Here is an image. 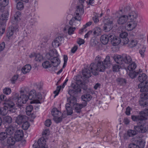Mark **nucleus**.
Here are the masks:
<instances>
[{
    "label": "nucleus",
    "mask_w": 148,
    "mask_h": 148,
    "mask_svg": "<svg viewBox=\"0 0 148 148\" xmlns=\"http://www.w3.org/2000/svg\"><path fill=\"white\" fill-rule=\"evenodd\" d=\"M124 11L126 14L121 15V10L116 13V15L118 17L117 22L119 24L123 25L127 23L135 11L131 10L129 7H127L124 8Z\"/></svg>",
    "instance_id": "nucleus-1"
},
{
    "label": "nucleus",
    "mask_w": 148,
    "mask_h": 148,
    "mask_svg": "<svg viewBox=\"0 0 148 148\" xmlns=\"http://www.w3.org/2000/svg\"><path fill=\"white\" fill-rule=\"evenodd\" d=\"M68 93L70 97L67 99L68 103L65 105L66 109L68 115H71L73 112L72 107L74 106V84L72 82L71 85L69 87Z\"/></svg>",
    "instance_id": "nucleus-2"
},
{
    "label": "nucleus",
    "mask_w": 148,
    "mask_h": 148,
    "mask_svg": "<svg viewBox=\"0 0 148 148\" xmlns=\"http://www.w3.org/2000/svg\"><path fill=\"white\" fill-rule=\"evenodd\" d=\"M142 117L140 116H132V120L134 121H139V124L138 126H134V128L137 132L141 133H145L147 131L146 124L142 120Z\"/></svg>",
    "instance_id": "nucleus-3"
},
{
    "label": "nucleus",
    "mask_w": 148,
    "mask_h": 148,
    "mask_svg": "<svg viewBox=\"0 0 148 148\" xmlns=\"http://www.w3.org/2000/svg\"><path fill=\"white\" fill-rule=\"evenodd\" d=\"M138 16V12L135 11L126 24V29L127 31H131L137 27L138 22L136 19Z\"/></svg>",
    "instance_id": "nucleus-4"
},
{
    "label": "nucleus",
    "mask_w": 148,
    "mask_h": 148,
    "mask_svg": "<svg viewBox=\"0 0 148 148\" xmlns=\"http://www.w3.org/2000/svg\"><path fill=\"white\" fill-rule=\"evenodd\" d=\"M105 65L103 62L97 63L96 65L94 63H91L89 68L92 74L97 75L98 74V71L102 72L104 71L106 67Z\"/></svg>",
    "instance_id": "nucleus-5"
},
{
    "label": "nucleus",
    "mask_w": 148,
    "mask_h": 148,
    "mask_svg": "<svg viewBox=\"0 0 148 148\" xmlns=\"http://www.w3.org/2000/svg\"><path fill=\"white\" fill-rule=\"evenodd\" d=\"M81 78L82 77L80 75L77 76L76 78V84H75V94L80 93L81 88L84 90H86L87 89V87L85 84L82 83V81L81 80Z\"/></svg>",
    "instance_id": "nucleus-6"
},
{
    "label": "nucleus",
    "mask_w": 148,
    "mask_h": 148,
    "mask_svg": "<svg viewBox=\"0 0 148 148\" xmlns=\"http://www.w3.org/2000/svg\"><path fill=\"white\" fill-rule=\"evenodd\" d=\"M84 9L83 5L77 7L75 15V25L78 26L80 24L81 16L83 14Z\"/></svg>",
    "instance_id": "nucleus-7"
},
{
    "label": "nucleus",
    "mask_w": 148,
    "mask_h": 148,
    "mask_svg": "<svg viewBox=\"0 0 148 148\" xmlns=\"http://www.w3.org/2000/svg\"><path fill=\"white\" fill-rule=\"evenodd\" d=\"M28 97L29 100H32V101H30L31 104L40 103L39 99H41V95L39 93L37 94L35 90H33L30 92Z\"/></svg>",
    "instance_id": "nucleus-8"
},
{
    "label": "nucleus",
    "mask_w": 148,
    "mask_h": 148,
    "mask_svg": "<svg viewBox=\"0 0 148 148\" xmlns=\"http://www.w3.org/2000/svg\"><path fill=\"white\" fill-rule=\"evenodd\" d=\"M45 140L43 137L40 138L37 142H35L33 145L34 148H47L45 143Z\"/></svg>",
    "instance_id": "nucleus-9"
},
{
    "label": "nucleus",
    "mask_w": 148,
    "mask_h": 148,
    "mask_svg": "<svg viewBox=\"0 0 148 148\" xmlns=\"http://www.w3.org/2000/svg\"><path fill=\"white\" fill-rule=\"evenodd\" d=\"M104 25L103 27L104 30L106 32H108L112 28L113 20L111 18L105 19L104 20Z\"/></svg>",
    "instance_id": "nucleus-10"
},
{
    "label": "nucleus",
    "mask_w": 148,
    "mask_h": 148,
    "mask_svg": "<svg viewBox=\"0 0 148 148\" xmlns=\"http://www.w3.org/2000/svg\"><path fill=\"white\" fill-rule=\"evenodd\" d=\"M29 99L28 96L26 94H21L20 96V99H18V106L21 107L22 104L25 103Z\"/></svg>",
    "instance_id": "nucleus-11"
},
{
    "label": "nucleus",
    "mask_w": 148,
    "mask_h": 148,
    "mask_svg": "<svg viewBox=\"0 0 148 148\" xmlns=\"http://www.w3.org/2000/svg\"><path fill=\"white\" fill-rule=\"evenodd\" d=\"M27 120V117L26 116L19 115L16 117V122L18 125H21Z\"/></svg>",
    "instance_id": "nucleus-12"
},
{
    "label": "nucleus",
    "mask_w": 148,
    "mask_h": 148,
    "mask_svg": "<svg viewBox=\"0 0 148 148\" xmlns=\"http://www.w3.org/2000/svg\"><path fill=\"white\" fill-rule=\"evenodd\" d=\"M23 132L22 130H18L15 132L14 134V138L16 141L21 140L23 136Z\"/></svg>",
    "instance_id": "nucleus-13"
},
{
    "label": "nucleus",
    "mask_w": 148,
    "mask_h": 148,
    "mask_svg": "<svg viewBox=\"0 0 148 148\" xmlns=\"http://www.w3.org/2000/svg\"><path fill=\"white\" fill-rule=\"evenodd\" d=\"M59 56L58 52L55 49H53L49 51L48 53L46 56L47 59H49L53 57H58Z\"/></svg>",
    "instance_id": "nucleus-14"
},
{
    "label": "nucleus",
    "mask_w": 148,
    "mask_h": 148,
    "mask_svg": "<svg viewBox=\"0 0 148 148\" xmlns=\"http://www.w3.org/2000/svg\"><path fill=\"white\" fill-rule=\"evenodd\" d=\"M63 32L66 34L71 35L73 34L74 28L73 26L66 25L63 28Z\"/></svg>",
    "instance_id": "nucleus-15"
},
{
    "label": "nucleus",
    "mask_w": 148,
    "mask_h": 148,
    "mask_svg": "<svg viewBox=\"0 0 148 148\" xmlns=\"http://www.w3.org/2000/svg\"><path fill=\"white\" fill-rule=\"evenodd\" d=\"M86 103H84L83 104H80L79 103L75 104V113H79L81 112V109L83 107H84L86 105Z\"/></svg>",
    "instance_id": "nucleus-16"
},
{
    "label": "nucleus",
    "mask_w": 148,
    "mask_h": 148,
    "mask_svg": "<svg viewBox=\"0 0 148 148\" xmlns=\"http://www.w3.org/2000/svg\"><path fill=\"white\" fill-rule=\"evenodd\" d=\"M91 71L87 68H84L82 71V76L84 78H88L91 76Z\"/></svg>",
    "instance_id": "nucleus-17"
},
{
    "label": "nucleus",
    "mask_w": 148,
    "mask_h": 148,
    "mask_svg": "<svg viewBox=\"0 0 148 148\" xmlns=\"http://www.w3.org/2000/svg\"><path fill=\"white\" fill-rule=\"evenodd\" d=\"M49 60H50L53 66L56 67L58 66L60 61L58 57H55Z\"/></svg>",
    "instance_id": "nucleus-18"
},
{
    "label": "nucleus",
    "mask_w": 148,
    "mask_h": 148,
    "mask_svg": "<svg viewBox=\"0 0 148 148\" xmlns=\"http://www.w3.org/2000/svg\"><path fill=\"white\" fill-rule=\"evenodd\" d=\"M18 28V26L17 25L12 27L11 30H8L7 33V37H11V36H13L14 34L15 33Z\"/></svg>",
    "instance_id": "nucleus-19"
},
{
    "label": "nucleus",
    "mask_w": 148,
    "mask_h": 148,
    "mask_svg": "<svg viewBox=\"0 0 148 148\" xmlns=\"http://www.w3.org/2000/svg\"><path fill=\"white\" fill-rule=\"evenodd\" d=\"M141 101H140V103L141 106H144L146 105L145 102L142 103V102L148 99V93L147 92H143L140 95Z\"/></svg>",
    "instance_id": "nucleus-20"
},
{
    "label": "nucleus",
    "mask_w": 148,
    "mask_h": 148,
    "mask_svg": "<svg viewBox=\"0 0 148 148\" xmlns=\"http://www.w3.org/2000/svg\"><path fill=\"white\" fill-rule=\"evenodd\" d=\"M62 38H56L52 43L53 47L56 48L58 47L61 44V41L62 40Z\"/></svg>",
    "instance_id": "nucleus-21"
},
{
    "label": "nucleus",
    "mask_w": 148,
    "mask_h": 148,
    "mask_svg": "<svg viewBox=\"0 0 148 148\" xmlns=\"http://www.w3.org/2000/svg\"><path fill=\"white\" fill-rule=\"evenodd\" d=\"M8 14H2L0 16V24L5 25L6 21L8 19Z\"/></svg>",
    "instance_id": "nucleus-22"
},
{
    "label": "nucleus",
    "mask_w": 148,
    "mask_h": 148,
    "mask_svg": "<svg viewBox=\"0 0 148 148\" xmlns=\"http://www.w3.org/2000/svg\"><path fill=\"white\" fill-rule=\"evenodd\" d=\"M122 58L123 59V62L129 64L132 61V59L131 57L126 54L122 55Z\"/></svg>",
    "instance_id": "nucleus-23"
},
{
    "label": "nucleus",
    "mask_w": 148,
    "mask_h": 148,
    "mask_svg": "<svg viewBox=\"0 0 148 148\" xmlns=\"http://www.w3.org/2000/svg\"><path fill=\"white\" fill-rule=\"evenodd\" d=\"M111 42L112 44L114 46L119 45L121 42L120 38H111Z\"/></svg>",
    "instance_id": "nucleus-24"
},
{
    "label": "nucleus",
    "mask_w": 148,
    "mask_h": 148,
    "mask_svg": "<svg viewBox=\"0 0 148 148\" xmlns=\"http://www.w3.org/2000/svg\"><path fill=\"white\" fill-rule=\"evenodd\" d=\"M31 69V66L30 65L27 64L24 66L21 69L22 73L25 74L30 72Z\"/></svg>",
    "instance_id": "nucleus-25"
},
{
    "label": "nucleus",
    "mask_w": 148,
    "mask_h": 148,
    "mask_svg": "<svg viewBox=\"0 0 148 148\" xmlns=\"http://www.w3.org/2000/svg\"><path fill=\"white\" fill-rule=\"evenodd\" d=\"M67 112V114H65V113L64 112L62 114L61 116L60 117H54V120L57 123H58L60 122L62 120L63 118H65L67 115H69L68 114V112Z\"/></svg>",
    "instance_id": "nucleus-26"
},
{
    "label": "nucleus",
    "mask_w": 148,
    "mask_h": 148,
    "mask_svg": "<svg viewBox=\"0 0 148 148\" xmlns=\"http://www.w3.org/2000/svg\"><path fill=\"white\" fill-rule=\"evenodd\" d=\"M114 59L116 63L122 64L123 63L122 55H116L114 56Z\"/></svg>",
    "instance_id": "nucleus-27"
},
{
    "label": "nucleus",
    "mask_w": 148,
    "mask_h": 148,
    "mask_svg": "<svg viewBox=\"0 0 148 148\" xmlns=\"http://www.w3.org/2000/svg\"><path fill=\"white\" fill-rule=\"evenodd\" d=\"M147 78V75L144 73H143L139 74L138 80L139 81L142 83L143 82H145Z\"/></svg>",
    "instance_id": "nucleus-28"
},
{
    "label": "nucleus",
    "mask_w": 148,
    "mask_h": 148,
    "mask_svg": "<svg viewBox=\"0 0 148 148\" xmlns=\"http://www.w3.org/2000/svg\"><path fill=\"white\" fill-rule=\"evenodd\" d=\"M5 127L6 128L5 131L6 133H7V134L8 135H12L13 134L14 132V127L12 126L11 125H10L9 127H6L5 126Z\"/></svg>",
    "instance_id": "nucleus-29"
},
{
    "label": "nucleus",
    "mask_w": 148,
    "mask_h": 148,
    "mask_svg": "<svg viewBox=\"0 0 148 148\" xmlns=\"http://www.w3.org/2000/svg\"><path fill=\"white\" fill-rule=\"evenodd\" d=\"M130 38V40L128 43V45L130 47L133 48L136 46L138 43L137 40L136 39Z\"/></svg>",
    "instance_id": "nucleus-30"
},
{
    "label": "nucleus",
    "mask_w": 148,
    "mask_h": 148,
    "mask_svg": "<svg viewBox=\"0 0 148 148\" xmlns=\"http://www.w3.org/2000/svg\"><path fill=\"white\" fill-rule=\"evenodd\" d=\"M51 114L54 117L59 116L61 115V112L56 108H53L52 110Z\"/></svg>",
    "instance_id": "nucleus-31"
},
{
    "label": "nucleus",
    "mask_w": 148,
    "mask_h": 148,
    "mask_svg": "<svg viewBox=\"0 0 148 148\" xmlns=\"http://www.w3.org/2000/svg\"><path fill=\"white\" fill-rule=\"evenodd\" d=\"M146 84L143 86H142V83L139 84L138 85V88H140V91L143 92H148V85Z\"/></svg>",
    "instance_id": "nucleus-32"
},
{
    "label": "nucleus",
    "mask_w": 148,
    "mask_h": 148,
    "mask_svg": "<svg viewBox=\"0 0 148 148\" xmlns=\"http://www.w3.org/2000/svg\"><path fill=\"white\" fill-rule=\"evenodd\" d=\"M82 99L84 101H85L84 103H86V102L90 101L92 98V96L89 94H85L82 95L81 97Z\"/></svg>",
    "instance_id": "nucleus-33"
},
{
    "label": "nucleus",
    "mask_w": 148,
    "mask_h": 148,
    "mask_svg": "<svg viewBox=\"0 0 148 148\" xmlns=\"http://www.w3.org/2000/svg\"><path fill=\"white\" fill-rule=\"evenodd\" d=\"M16 139L12 136H10L8 138L7 140L8 144L10 145H14L15 143Z\"/></svg>",
    "instance_id": "nucleus-34"
},
{
    "label": "nucleus",
    "mask_w": 148,
    "mask_h": 148,
    "mask_svg": "<svg viewBox=\"0 0 148 148\" xmlns=\"http://www.w3.org/2000/svg\"><path fill=\"white\" fill-rule=\"evenodd\" d=\"M3 104H5L4 106L8 109L10 108H12L14 105L13 102L10 101H6L4 103H3Z\"/></svg>",
    "instance_id": "nucleus-35"
},
{
    "label": "nucleus",
    "mask_w": 148,
    "mask_h": 148,
    "mask_svg": "<svg viewBox=\"0 0 148 148\" xmlns=\"http://www.w3.org/2000/svg\"><path fill=\"white\" fill-rule=\"evenodd\" d=\"M12 122V118L9 116H4L3 119V123H10Z\"/></svg>",
    "instance_id": "nucleus-36"
},
{
    "label": "nucleus",
    "mask_w": 148,
    "mask_h": 148,
    "mask_svg": "<svg viewBox=\"0 0 148 148\" xmlns=\"http://www.w3.org/2000/svg\"><path fill=\"white\" fill-rule=\"evenodd\" d=\"M141 116L143 120L146 119V117L148 116V109H145L143 111L140 112Z\"/></svg>",
    "instance_id": "nucleus-37"
},
{
    "label": "nucleus",
    "mask_w": 148,
    "mask_h": 148,
    "mask_svg": "<svg viewBox=\"0 0 148 148\" xmlns=\"http://www.w3.org/2000/svg\"><path fill=\"white\" fill-rule=\"evenodd\" d=\"M101 29L98 27H95L93 30V34L94 36H98L101 34Z\"/></svg>",
    "instance_id": "nucleus-38"
},
{
    "label": "nucleus",
    "mask_w": 148,
    "mask_h": 148,
    "mask_svg": "<svg viewBox=\"0 0 148 148\" xmlns=\"http://www.w3.org/2000/svg\"><path fill=\"white\" fill-rule=\"evenodd\" d=\"M135 130H128L127 132V134L129 137L133 136L137 134V133L136 131Z\"/></svg>",
    "instance_id": "nucleus-39"
},
{
    "label": "nucleus",
    "mask_w": 148,
    "mask_h": 148,
    "mask_svg": "<svg viewBox=\"0 0 148 148\" xmlns=\"http://www.w3.org/2000/svg\"><path fill=\"white\" fill-rule=\"evenodd\" d=\"M26 113L27 115L29 116L33 109V107L32 105H29L26 107Z\"/></svg>",
    "instance_id": "nucleus-40"
},
{
    "label": "nucleus",
    "mask_w": 148,
    "mask_h": 148,
    "mask_svg": "<svg viewBox=\"0 0 148 148\" xmlns=\"http://www.w3.org/2000/svg\"><path fill=\"white\" fill-rule=\"evenodd\" d=\"M8 137L7 133L5 132H2L0 133V140L3 141Z\"/></svg>",
    "instance_id": "nucleus-41"
},
{
    "label": "nucleus",
    "mask_w": 148,
    "mask_h": 148,
    "mask_svg": "<svg viewBox=\"0 0 148 148\" xmlns=\"http://www.w3.org/2000/svg\"><path fill=\"white\" fill-rule=\"evenodd\" d=\"M21 16V12L19 11L17 12L14 16V21L15 22H17L20 20V16Z\"/></svg>",
    "instance_id": "nucleus-42"
},
{
    "label": "nucleus",
    "mask_w": 148,
    "mask_h": 148,
    "mask_svg": "<svg viewBox=\"0 0 148 148\" xmlns=\"http://www.w3.org/2000/svg\"><path fill=\"white\" fill-rule=\"evenodd\" d=\"M8 112V109L5 106L4 107L1 108L0 110V113L2 115H6Z\"/></svg>",
    "instance_id": "nucleus-43"
},
{
    "label": "nucleus",
    "mask_w": 148,
    "mask_h": 148,
    "mask_svg": "<svg viewBox=\"0 0 148 148\" xmlns=\"http://www.w3.org/2000/svg\"><path fill=\"white\" fill-rule=\"evenodd\" d=\"M42 66L45 69L50 68L51 66V64H50V62L48 61H46L43 62L42 64Z\"/></svg>",
    "instance_id": "nucleus-44"
},
{
    "label": "nucleus",
    "mask_w": 148,
    "mask_h": 148,
    "mask_svg": "<svg viewBox=\"0 0 148 148\" xmlns=\"http://www.w3.org/2000/svg\"><path fill=\"white\" fill-rule=\"evenodd\" d=\"M121 42L124 45L129 43L130 40V38H120Z\"/></svg>",
    "instance_id": "nucleus-45"
},
{
    "label": "nucleus",
    "mask_w": 148,
    "mask_h": 148,
    "mask_svg": "<svg viewBox=\"0 0 148 148\" xmlns=\"http://www.w3.org/2000/svg\"><path fill=\"white\" fill-rule=\"evenodd\" d=\"M136 67V65L135 62H133L128 66L127 69L130 71L134 70Z\"/></svg>",
    "instance_id": "nucleus-46"
},
{
    "label": "nucleus",
    "mask_w": 148,
    "mask_h": 148,
    "mask_svg": "<svg viewBox=\"0 0 148 148\" xmlns=\"http://www.w3.org/2000/svg\"><path fill=\"white\" fill-rule=\"evenodd\" d=\"M37 23V19L34 17L32 18L29 21V23L31 25H34Z\"/></svg>",
    "instance_id": "nucleus-47"
},
{
    "label": "nucleus",
    "mask_w": 148,
    "mask_h": 148,
    "mask_svg": "<svg viewBox=\"0 0 148 148\" xmlns=\"http://www.w3.org/2000/svg\"><path fill=\"white\" fill-rule=\"evenodd\" d=\"M30 126V124L29 123L26 121L24 122L22 125V128L25 130H27Z\"/></svg>",
    "instance_id": "nucleus-48"
},
{
    "label": "nucleus",
    "mask_w": 148,
    "mask_h": 148,
    "mask_svg": "<svg viewBox=\"0 0 148 148\" xmlns=\"http://www.w3.org/2000/svg\"><path fill=\"white\" fill-rule=\"evenodd\" d=\"M8 4V0H0V6L1 7H4Z\"/></svg>",
    "instance_id": "nucleus-49"
},
{
    "label": "nucleus",
    "mask_w": 148,
    "mask_h": 148,
    "mask_svg": "<svg viewBox=\"0 0 148 148\" xmlns=\"http://www.w3.org/2000/svg\"><path fill=\"white\" fill-rule=\"evenodd\" d=\"M24 8V5L22 2H19L17 3L16 5V8L19 10H23Z\"/></svg>",
    "instance_id": "nucleus-50"
},
{
    "label": "nucleus",
    "mask_w": 148,
    "mask_h": 148,
    "mask_svg": "<svg viewBox=\"0 0 148 148\" xmlns=\"http://www.w3.org/2000/svg\"><path fill=\"white\" fill-rule=\"evenodd\" d=\"M3 92L4 94L8 95L11 92V90L10 88L6 87L3 89Z\"/></svg>",
    "instance_id": "nucleus-51"
},
{
    "label": "nucleus",
    "mask_w": 148,
    "mask_h": 148,
    "mask_svg": "<svg viewBox=\"0 0 148 148\" xmlns=\"http://www.w3.org/2000/svg\"><path fill=\"white\" fill-rule=\"evenodd\" d=\"M138 74V72L135 71L130 72L129 74L130 77L132 79H133L136 77Z\"/></svg>",
    "instance_id": "nucleus-52"
},
{
    "label": "nucleus",
    "mask_w": 148,
    "mask_h": 148,
    "mask_svg": "<svg viewBox=\"0 0 148 148\" xmlns=\"http://www.w3.org/2000/svg\"><path fill=\"white\" fill-rule=\"evenodd\" d=\"M100 40L103 44L106 45L108 43L109 39V38H101Z\"/></svg>",
    "instance_id": "nucleus-53"
},
{
    "label": "nucleus",
    "mask_w": 148,
    "mask_h": 148,
    "mask_svg": "<svg viewBox=\"0 0 148 148\" xmlns=\"http://www.w3.org/2000/svg\"><path fill=\"white\" fill-rule=\"evenodd\" d=\"M5 29V25L0 24V36L4 33Z\"/></svg>",
    "instance_id": "nucleus-54"
},
{
    "label": "nucleus",
    "mask_w": 148,
    "mask_h": 148,
    "mask_svg": "<svg viewBox=\"0 0 148 148\" xmlns=\"http://www.w3.org/2000/svg\"><path fill=\"white\" fill-rule=\"evenodd\" d=\"M28 89L25 87L22 88L20 91V94H25L28 92Z\"/></svg>",
    "instance_id": "nucleus-55"
},
{
    "label": "nucleus",
    "mask_w": 148,
    "mask_h": 148,
    "mask_svg": "<svg viewBox=\"0 0 148 148\" xmlns=\"http://www.w3.org/2000/svg\"><path fill=\"white\" fill-rule=\"evenodd\" d=\"M103 61L104 63V64L105 65H108L110 64L111 63V61L110 56H107Z\"/></svg>",
    "instance_id": "nucleus-56"
},
{
    "label": "nucleus",
    "mask_w": 148,
    "mask_h": 148,
    "mask_svg": "<svg viewBox=\"0 0 148 148\" xmlns=\"http://www.w3.org/2000/svg\"><path fill=\"white\" fill-rule=\"evenodd\" d=\"M13 99L14 101L17 102L18 104V99H20V97L19 96L18 94L15 93L13 96Z\"/></svg>",
    "instance_id": "nucleus-57"
},
{
    "label": "nucleus",
    "mask_w": 148,
    "mask_h": 148,
    "mask_svg": "<svg viewBox=\"0 0 148 148\" xmlns=\"http://www.w3.org/2000/svg\"><path fill=\"white\" fill-rule=\"evenodd\" d=\"M121 67V66L118 64H114L112 66L113 71H114L118 72Z\"/></svg>",
    "instance_id": "nucleus-58"
},
{
    "label": "nucleus",
    "mask_w": 148,
    "mask_h": 148,
    "mask_svg": "<svg viewBox=\"0 0 148 148\" xmlns=\"http://www.w3.org/2000/svg\"><path fill=\"white\" fill-rule=\"evenodd\" d=\"M6 99V97L5 95L3 94L1 95H0V103H1L2 102H3V103L5 102Z\"/></svg>",
    "instance_id": "nucleus-59"
},
{
    "label": "nucleus",
    "mask_w": 148,
    "mask_h": 148,
    "mask_svg": "<svg viewBox=\"0 0 148 148\" xmlns=\"http://www.w3.org/2000/svg\"><path fill=\"white\" fill-rule=\"evenodd\" d=\"M61 88H62L61 86H57L56 90L54 91L53 92L54 94H55V97L58 95Z\"/></svg>",
    "instance_id": "nucleus-60"
},
{
    "label": "nucleus",
    "mask_w": 148,
    "mask_h": 148,
    "mask_svg": "<svg viewBox=\"0 0 148 148\" xmlns=\"http://www.w3.org/2000/svg\"><path fill=\"white\" fill-rule=\"evenodd\" d=\"M88 27L86 24L83 25L81 29L79 32V33L80 34H82L84 32H85L87 31L86 28Z\"/></svg>",
    "instance_id": "nucleus-61"
},
{
    "label": "nucleus",
    "mask_w": 148,
    "mask_h": 148,
    "mask_svg": "<svg viewBox=\"0 0 148 148\" xmlns=\"http://www.w3.org/2000/svg\"><path fill=\"white\" fill-rule=\"evenodd\" d=\"M88 27L86 24L83 25L81 29L79 32V33L80 34H82L84 32H85L87 31L86 28Z\"/></svg>",
    "instance_id": "nucleus-62"
},
{
    "label": "nucleus",
    "mask_w": 148,
    "mask_h": 148,
    "mask_svg": "<svg viewBox=\"0 0 148 148\" xmlns=\"http://www.w3.org/2000/svg\"><path fill=\"white\" fill-rule=\"evenodd\" d=\"M88 27L86 24L83 25L81 29L79 32V33L80 34H82L84 32H85L87 31L86 28Z\"/></svg>",
    "instance_id": "nucleus-63"
},
{
    "label": "nucleus",
    "mask_w": 148,
    "mask_h": 148,
    "mask_svg": "<svg viewBox=\"0 0 148 148\" xmlns=\"http://www.w3.org/2000/svg\"><path fill=\"white\" fill-rule=\"evenodd\" d=\"M146 48L145 46H143L142 48L139 51L141 55V56L142 58L144 56V53L146 50Z\"/></svg>",
    "instance_id": "nucleus-64"
}]
</instances>
